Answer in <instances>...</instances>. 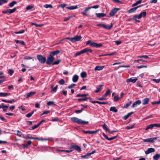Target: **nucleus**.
Here are the masks:
<instances>
[{"mask_svg":"<svg viewBox=\"0 0 160 160\" xmlns=\"http://www.w3.org/2000/svg\"><path fill=\"white\" fill-rule=\"evenodd\" d=\"M61 51L57 50L50 52L49 57L47 58V61H46V64L48 65H50L52 64V63L54 60V56L55 55L58 54Z\"/></svg>","mask_w":160,"mask_h":160,"instance_id":"f257e3e1","label":"nucleus"},{"mask_svg":"<svg viewBox=\"0 0 160 160\" xmlns=\"http://www.w3.org/2000/svg\"><path fill=\"white\" fill-rule=\"evenodd\" d=\"M71 120L74 122L76 123L79 124H87L88 123V121H84L76 117H72L71 118Z\"/></svg>","mask_w":160,"mask_h":160,"instance_id":"f03ea898","label":"nucleus"},{"mask_svg":"<svg viewBox=\"0 0 160 160\" xmlns=\"http://www.w3.org/2000/svg\"><path fill=\"white\" fill-rule=\"evenodd\" d=\"M86 44H89L90 46L96 48L101 47L102 46V44L101 43H97L90 40H88L86 42Z\"/></svg>","mask_w":160,"mask_h":160,"instance_id":"7ed1b4c3","label":"nucleus"},{"mask_svg":"<svg viewBox=\"0 0 160 160\" xmlns=\"http://www.w3.org/2000/svg\"><path fill=\"white\" fill-rule=\"evenodd\" d=\"M37 58L39 62L42 64L46 62V59L45 57H44L41 55H38L37 56Z\"/></svg>","mask_w":160,"mask_h":160,"instance_id":"20e7f679","label":"nucleus"},{"mask_svg":"<svg viewBox=\"0 0 160 160\" xmlns=\"http://www.w3.org/2000/svg\"><path fill=\"white\" fill-rule=\"evenodd\" d=\"M146 15V12H141L139 14L133 16V19L138 18V19H141L142 17H145Z\"/></svg>","mask_w":160,"mask_h":160,"instance_id":"39448f33","label":"nucleus"},{"mask_svg":"<svg viewBox=\"0 0 160 160\" xmlns=\"http://www.w3.org/2000/svg\"><path fill=\"white\" fill-rule=\"evenodd\" d=\"M113 25V24L112 23H111L110 25L108 26L106 24H102V23H100L98 24L97 25V26H101L103 27L104 28L107 29L108 30H110L111 29V28L112 27Z\"/></svg>","mask_w":160,"mask_h":160,"instance_id":"423d86ee","label":"nucleus"},{"mask_svg":"<svg viewBox=\"0 0 160 160\" xmlns=\"http://www.w3.org/2000/svg\"><path fill=\"white\" fill-rule=\"evenodd\" d=\"M120 8H114L112 9L110 12L109 15L111 17H113L114 15L119 10Z\"/></svg>","mask_w":160,"mask_h":160,"instance_id":"0eeeda50","label":"nucleus"},{"mask_svg":"<svg viewBox=\"0 0 160 160\" xmlns=\"http://www.w3.org/2000/svg\"><path fill=\"white\" fill-rule=\"evenodd\" d=\"M158 138V137L144 139L143 140V141L145 142L152 143L154 142V140H156Z\"/></svg>","mask_w":160,"mask_h":160,"instance_id":"6e6552de","label":"nucleus"},{"mask_svg":"<svg viewBox=\"0 0 160 160\" xmlns=\"http://www.w3.org/2000/svg\"><path fill=\"white\" fill-rule=\"evenodd\" d=\"M82 38V37L81 36H75L74 37L72 38L73 42L79 41Z\"/></svg>","mask_w":160,"mask_h":160,"instance_id":"1a4fd4ad","label":"nucleus"},{"mask_svg":"<svg viewBox=\"0 0 160 160\" xmlns=\"http://www.w3.org/2000/svg\"><path fill=\"white\" fill-rule=\"evenodd\" d=\"M71 148L74 149L75 150L79 152L81 151V148L79 146L76 145H73L70 147Z\"/></svg>","mask_w":160,"mask_h":160,"instance_id":"9d476101","label":"nucleus"},{"mask_svg":"<svg viewBox=\"0 0 160 160\" xmlns=\"http://www.w3.org/2000/svg\"><path fill=\"white\" fill-rule=\"evenodd\" d=\"M141 103V101L140 100H138L133 103V104L132 105L131 107L132 108H133L137 106L138 105L140 104Z\"/></svg>","mask_w":160,"mask_h":160,"instance_id":"9b49d317","label":"nucleus"},{"mask_svg":"<svg viewBox=\"0 0 160 160\" xmlns=\"http://www.w3.org/2000/svg\"><path fill=\"white\" fill-rule=\"evenodd\" d=\"M155 150L154 148H148L145 152V153L146 154H148L150 153L154 152Z\"/></svg>","mask_w":160,"mask_h":160,"instance_id":"f8f14e48","label":"nucleus"},{"mask_svg":"<svg viewBox=\"0 0 160 160\" xmlns=\"http://www.w3.org/2000/svg\"><path fill=\"white\" fill-rule=\"evenodd\" d=\"M90 102L92 103H97L99 104H107L108 103V102H101L98 101H92V100H90Z\"/></svg>","mask_w":160,"mask_h":160,"instance_id":"ddd939ff","label":"nucleus"},{"mask_svg":"<svg viewBox=\"0 0 160 160\" xmlns=\"http://www.w3.org/2000/svg\"><path fill=\"white\" fill-rule=\"evenodd\" d=\"M36 93V92H30L28 93L27 94L25 95V96L27 98H28L30 97H31L32 96L34 95Z\"/></svg>","mask_w":160,"mask_h":160,"instance_id":"4468645a","label":"nucleus"},{"mask_svg":"<svg viewBox=\"0 0 160 160\" xmlns=\"http://www.w3.org/2000/svg\"><path fill=\"white\" fill-rule=\"evenodd\" d=\"M138 80V79L136 78L134 79H132V78H130L127 79L126 80V81L127 82H132L133 83H135L136 81Z\"/></svg>","mask_w":160,"mask_h":160,"instance_id":"2eb2a0df","label":"nucleus"},{"mask_svg":"<svg viewBox=\"0 0 160 160\" xmlns=\"http://www.w3.org/2000/svg\"><path fill=\"white\" fill-rule=\"evenodd\" d=\"M23 138L26 139H36V140H39V139L38 138H34L32 137L31 136V135L29 134L26 137H23Z\"/></svg>","mask_w":160,"mask_h":160,"instance_id":"dca6fc26","label":"nucleus"},{"mask_svg":"<svg viewBox=\"0 0 160 160\" xmlns=\"http://www.w3.org/2000/svg\"><path fill=\"white\" fill-rule=\"evenodd\" d=\"M8 108V106L7 105H4L3 103H2L0 105V108H2L4 111H7V109L5 108Z\"/></svg>","mask_w":160,"mask_h":160,"instance_id":"f3484780","label":"nucleus"},{"mask_svg":"<svg viewBox=\"0 0 160 160\" xmlns=\"http://www.w3.org/2000/svg\"><path fill=\"white\" fill-rule=\"evenodd\" d=\"M96 15L98 18H100L106 16V14L104 13H96Z\"/></svg>","mask_w":160,"mask_h":160,"instance_id":"a211bd4d","label":"nucleus"},{"mask_svg":"<svg viewBox=\"0 0 160 160\" xmlns=\"http://www.w3.org/2000/svg\"><path fill=\"white\" fill-rule=\"evenodd\" d=\"M104 68V66H96L94 68V70L95 71H99L102 70Z\"/></svg>","mask_w":160,"mask_h":160,"instance_id":"6ab92c4d","label":"nucleus"},{"mask_svg":"<svg viewBox=\"0 0 160 160\" xmlns=\"http://www.w3.org/2000/svg\"><path fill=\"white\" fill-rule=\"evenodd\" d=\"M78 76L77 75H75L73 76L72 80L73 82H76L78 79Z\"/></svg>","mask_w":160,"mask_h":160,"instance_id":"aec40b11","label":"nucleus"},{"mask_svg":"<svg viewBox=\"0 0 160 160\" xmlns=\"http://www.w3.org/2000/svg\"><path fill=\"white\" fill-rule=\"evenodd\" d=\"M14 41L17 43H19L23 45H25V43L23 41H19L18 40H15Z\"/></svg>","mask_w":160,"mask_h":160,"instance_id":"412c9836","label":"nucleus"},{"mask_svg":"<svg viewBox=\"0 0 160 160\" xmlns=\"http://www.w3.org/2000/svg\"><path fill=\"white\" fill-rule=\"evenodd\" d=\"M143 102L142 103L143 105H145L147 104L149 102V98H145L143 100Z\"/></svg>","mask_w":160,"mask_h":160,"instance_id":"4be33fe9","label":"nucleus"},{"mask_svg":"<svg viewBox=\"0 0 160 160\" xmlns=\"http://www.w3.org/2000/svg\"><path fill=\"white\" fill-rule=\"evenodd\" d=\"M11 95L10 93H7V92H0V96L2 97H6L7 96H9Z\"/></svg>","mask_w":160,"mask_h":160,"instance_id":"5701e85b","label":"nucleus"},{"mask_svg":"<svg viewBox=\"0 0 160 160\" xmlns=\"http://www.w3.org/2000/svg\"><path fill=\"white\" fill-rule=\"evenodd\" d=\"M67 8L69 10H74L78 8V7L77 5L75 6H72L68 7H67Z\"/></svg>","mask_w":160,"mask_h":160,"instance_id":"b1692460","label":"nucleus"},{"mask_svg":"<svg viewBox=\"0 0 160 160\" xmlns=\"http://www.w3.org/2000/svg\"><path fill=\"white\" fill-rule=\"evenodd\" d=\"M103 86L102 85H99L98 87L97 88V89L95 91V92L96 93H98L100 91L102 88V87Z\"/></svg>","mask_w":160,"mask_h":160,"instance_id":"393cba45","label":"nucleus"},{"mask_svg":"<svg viewBox=\"0 0 160 160\" xmlns=\"http://www.w3.org/2000/svg\"><path fill=\"white\" fill-rule=\"evenodd\" d=\"M136 10H137L136 8L135 7L134 8H132L130 9L129 10H128L127 11V12H128V13H131L132 12H134Z\"/></svg>","mask_w":160,"mask_h":160,"instance_id":"a878e982","label":"nucleus"},{"mask_svg":"<svg viewBox=\"0 0 160 160\" xmlns=\"http://www.w3.org/2000/svg\"><path fill=\"white\" fill-rule=\"evenodd\" d=\"M160 157V154H157L155 155L153 157V159L154 160H158Z\"/></svg>","mask_w":160,"mask_h":160,"instance_id":"bb28decb","label":"nucleus"},{"mask_svg":"<svg viewBox=\"0 0 160 160\" xmlns=\"http://www.w3.org/2000/svg\"><path fill=\"white\" fill-rule=\"evenodd\" d=\"M110 111H112L113 112H118V110L116 109L115 107H111L110 109Z\"/></svg>","mask_w":160,"mask_h":160,"instance_id":"cd10ccee","label":"nucleus"},{"mask_svg":"<svg viewBox=\"0 0 160 160\" xmlns=\"http://www.w3.org/2000/svg\"><path fill=\"white\" fill-rule=\"evenodd\" d=\"M111 93L110 90L109 89H108L106 92L103 95V96L104 97H107L108 95H110Z\"/></svg>","mask_w":160,"mask_h":160,"instance_id":"c85d7f7f","label":"nucleus"},{"mask_svg":"<svg viewBox=\"0 0 160 160\" xmlns=\"http://www.w3.org/2000/svg\"><path fill=\"white\" fill-rule=\"evenodd\" d=\"M90 156L89 154V153H88L85 155H82L81 156V158H82L83 159H87Z\"/></svg>","mask_w":160,"mask_h":160,"instance_id":"c756f323","label":"nucleus"},{"mask_svg":"<svg viewBox=\"0 0 160 160\" xmlns=\"http://www.w3.org/2000/svg\"><path fill=\"white\" fill-rule=\"evenodd\" d=\"M80 75L82 78H84L87 76V73L86 72H83L81 73Z\"/></svg>","mask_w":160,"mask_h":160,"instance_id":"7c9ffc66","label":"nucleus"},{"mask_svg":"<svg viewBox=\"0 0 160 160\" xmlns=\"http://www.w3.org/2000/svg\"><path fill=\"white\" fill-rule=\"evenodd\" d=\"M154 125L153 124H151L149 125H148L146 128H145V130H147L149 129H152L153 127H154Z\"/></svg>","mask_w":160,"mask_h":160,"instance_id":"2f4dec72","label":"nucleus"},{"mask_svg":"<svg viewBox=\"0 0 160 160\" xmlns=\"http://www.w3.org/2000/svg\"><path fill=\"white\" fill-rule=\"evenodd\" d=\"M17 3V2L16 1H13L9 4V6L10 7H13L15 4Z\"/></svg>","mask_w":160,"mask_h":160,"instance_id":"473e14b6","label":"nucleus"},{"mask_svg":"<svg viewBox=\"0 0 160 160\" xmlns=\"http://www.w3.org/2000/svg\"><path fill=\"white\" fill-rule=\"evenodd\" d=\"M102 126L104 129L106 131H108H108L109 130V129L107 128L106 124L104 123Z\"/></svg>","mask_w":160,"mask_h":160,"instance_id":"72a5a7b5","label":"nucleus"},{"mask_svg":"<svg viewBox=\"0 0 160 160\" xmlns=\"http://www.w3.org/2000/svg\"><path fill=\"white\" fill-rule=\"evenodd\" d=\"M99 7V6L98 5H97L94 6H93L90 7H88V8L87 9V10H90L91 8H95V9L98 8Z\"/></svg>","mask_w":160,"mask_h":160,"instance_id":"f704fd0d","label":"nucleus"},{"mask_svg":"<svg viewBox=\"0 0 160 160\" xmlns=\"http://www.w3.org/2000/svg\"><path fill=\"white\" fill-rule=\"evenodd\" d=\"M34 112V111H33L32 112L26 114V116L27 118L30 117L32 116V115L33 114Z\"/></svg>","mask_w":160,"mask_h":160,"instance_id":"c9c22d12","label":"nucleus"},{"mask_svg":"<svg viewBox=\"0 0 160 160\" xmlns=\"http://www.w3.org/2000/svg\"><path fill=\"white\" fill-rule=\"evenodd\" d=\"M16 10V8H14L13 9H8L9 10V13H12L14 12Z\"/></svg>","mask_w":160,"mask_h":160,"instance_id":"e433bc0d","label":"nucleus"},{"mask_svg":"<svg viewBox=\"0 0 160 160\" xmlns=\"http://www.w3.org/2000/svg\"><path fill=\"white\" fill-rule=\"evenodd\" d=\"M84 52V53L85 52H92V49H88V48H85L83 49Z\"/></svg>","mask_w":160,"mask_h":160,"instance_id":"4c0bfd02","label":"nucleus"},{"mask_svg":"<svg viewBox=\"0 0 160 160\" xmlns=\"http://www.w3.org/2000/svg\"><path fill=\"white\" fill-rule=\"evenodd\" d=\"M132 103L131 101H129L127 103L126 105L124 106V108H127Z\"/></svg>","mask_w":160,"mask_h":160,"instance_id":"58836bf2","label":"nucleus"},{"mask_svg":"<svg viewBox=\"0 0 160 160\" xmlns=\"http://www.w3.org/2000/svg\"><path fill=\"white\" fill-rule=\"evenodd\" d=\"M88 8H86L82 12V13L83 15H88V14H87L86 12L89 11V10H87V9Z\"/></svg>","mask_w":160,"mask_h":160,"instance_id":"ea45409f","label":"nucleus"},{"mask_svg":"<svg viewBox=\"0 0 160 160\" xmlns=\"http://www.w3.org/2000/svg\"><path fill=\"white\" fill-rule=\"evenodd\" d=\"M60 61H61V60L58 59V60H57V61H55L54 62H53L52 63V65H58L60 62Z\"/></svg>","mask_w":160,"mask_h":160,"instance_id":"a19ab883","label":"nucleus"},{"mask_svg":"<svg viewBox=\"0 0 160 160\" xmlns=\"http://www.w3.org/2000/svg\"><path fill=\"white\" fill-rule=\"evenodd\" d=\"M8 1L7 0H0V5H2L5 3H7Z\"/></svg>","mask_w":160,"mask_h":160,"instance_id":"79ce46f5","label":"nucleus"},{"mask_svg":"<svg viewBox=\"0 0 160 160\" xmlns=\"http://www.w3.org/2000/svg\"><path fill=\"white\" fill-rule=\"evenodd\" d=\"M44 7L46 8H53L52 6L50 4H48L44 5Z\"/></svg>","mask_w":160,"mask_h":160,"instance_id":"37998d69","label":"nucleus"},{"mask_svg":"<svg viewBox=\"0 0 160 160\" xmlns=\"http://www.w3.org/2000/svg\"><path fill=\"white\" fill-rule=\"evenodd\" d=\"M31 25H35L36 27H41L43 26L42 24H38L35 23H32Z\"/></svg>","mask_w":160,"mask_h":160,"instance_id":"c03bdc74","label":"nucleus"},{"mask_svg":"<svg viewBox=\"0 0 160 160\" xmlns=\"http://www.w3.org/2000/svg\"><path fill=\"white\" fill-rule=\"evenodd\" d=\"M84 110L83 108H82L80 110H75V112L77 113H79L81 112L82 111Z\"/></svg>","mask_w":160,"mask_h":160,"instance_id":"a18cd8bd","label":"nucleus"},{"mask_svg":"<svg viewBox=\"0 0 160 160\" xmlns=\"http://www.w3.org/2000/svg\"><path fill=\"white\" fill-rule=\"evenodd\" d=\"M47 104L48 106H50L52 105H55V104H54V102L52 101L48 102L47 103Z\"/></svg>","mask_w":160,"mask_h":160,"instance_id":"49530a36","label":"nucleus"},{"mask_svg":"<svg viewBox=\"0 0 160 160\" xmlns=\"http://www.w3.org/2000/svg\"><path fill=\"white\" fill-rule=\"evenodd\" d=\"M25 32V30H22L18 32H14V33L15 34H21L24 33Z\"/></svg>","mask_w":160,"mask_h":160,"instance_id":"de8ad7c7","label":"nucleus"},{"mask_svg":"<svg viewBox=\"0 0 160 160\" xmlns=\"http://www.w3.org/2000/svg\"><path fill=\"white\" fill-rule=\"evenodd\" d=\"M58 83L60 85H63L65 83V81L63 79H61L58 82Z\"/></svg>","mask_w":160,"mask_h":160,"instance_id":"09e8293b","label":"nucleus"},{"mask_svg":"<svg viewBox=\"0 0 160 160\" xmlns=\"http://www.w3.org/2000/svg\"><path fill=\"white\" fill-rule=\"evenodd\" d=\"M33 8V7L32 5L28 6L26 9L27 10H29Z\"/></svg>","mask_w":160,"mask_h":160,"instance_id":"8fccbe9b","label":"nucleus"},{"mask_svg":"<svg viewBox=\"0 0 160 160\" xmlns=\"http://www.w3.org/2000/svg\"><path fill=\"white\" fill-rule=\"evenodd\" d=\"M14 71L12 69H9L8 71V73L10 75H12L14 73Z\"/></svg>","mask_w":160,"mask_h":160,"instance_id":"3c124183","label":"nucleus"},{"mask_svg":"<svg viewBox=\"0 0 160 160\" xmlns=\"http://www.w3.org/2000/svg\"><path fill=\"white\" fill-rule=\"evenodd\" d=\"M76 97H85V94H77L76 96Z\"/></svg>","mask_w":160,"mask_h":160,"instance_id":"603ef678","label":"nucleus"},{"mask_svg":"<svg viewBox=\"0 0 160 160\" xmlns=\"http://www.w3.org/2000/svg\"><path fill=\"white\" fill-rule=\"evenodd\" d=\"M135 127V124L132 125L131 126H127L126 127V128L127 129H130L133 128Z\"/></svg>","mask_w":160,"mask_h":160,"instance_id":"864d4df0","label":"nucleus"},{"mask_svg":"<svg viewBox=\"0 0 160 160\" xmlns=\"http://www.w3.org/2000/svg\"><path fill=\"white\" fill-rule=\"evenodd\" d=\"M138 58H148V56L144 55H142V56H138Z\"/></svg>","mask_w":160,"mask_h":160,"instance_id":"5fc2aeb1","label":"nucleus"},{"mask_svg":"<svg viewBox=\"0 0 160 160\" xmlns=\"http://www.w3.org/2000/svg\"><path fill=\"white\" fill-rule=\"evenodd\" d=\"M38 126H39L38 125V124L35 125L33 126L32 127L30 128L29 129L30 130H34V129L37 128Z\"/></svg>","mask_w":160,"mask_h":160,"instance_id":"6e6d98bb","label":"nucleus"},{"mask_svg":"<svg viewBox=\"0 0 160 160\" xmlns=\"http://www.w3.org/2000/svg\"><path fill=\"white\" fill-rule=\"evenodd\" d=\"M152 105L160 104V99L158 101H155V102H152Z\"/></svg>","mask_w":160,"mask_h":160,"instance_id":"4d7b16f0","label":"nucleus"},{"mask_svg":"<svg viewBox=\"0 0 160 160\" xmlns=\"http://www.w3.org/2000/svg\"><path fill=\"white\" fill-rule=\"evenodd\" d=\"M76 85L75 84L73 83L71 84V85L69 86L68 87L66 88L70 89L72 88H73L75 86H76Z\"/></svg>","mask_w":160,"mask_h":160,"instance_id":"13d9d810","label":"nucleus"},{"mask_svg":"<svg viewBox=\"0 0 160 160\" xmlns=\"http://www.w3.org/2000/svg\"><path fill=\"white\" fill-rule=\"evenodd\" d=\"M106 97H104L103 95L102 97L98 98V99L99 100H106Z\"/></svg>","mask_w":160,"mask_h":160,"instance_id":"bf43d9fd","label":"nucleus"},{"mask_svg":"<svg viewBox=\"0 0 160 160\" xmlns=\"http://www.w3.org/2000/svg\"><path fill=\"white\" fill-rule=\"evenodd\" d=\"M78 100L79 101H85L86 100V97H84V98H79L78 99Z\"/></svg>","mask_w":160,"mask_h":160,"instance_id":"052dcab7","label":"nucleus"},{"mask_svg":"<svg viewBox=\"0 0 160 160\" xmlns=\"http://www.w3.org/2000/svg\"><path fill=\"white\" fill-rule=\"evenodd\" d=\"M118 136V135H117V136H114V137H111L110 138H108V140L111 141L112 140H113V139H115V138H116Z\"/></svg>","mask_w":160,"mask_h":160,"instance_id":"680f3d73","label":"nucleus"},{"mask_svg":"<svg viewBox=\"0 0 160 160\" xmlns=\"http://www.w3.org/2000/svg\"><path fill=\"white\" fill-rule=\"evenodd\" d=\"M152 80L156 83H159L160 82V79H153Z\"/></svg>","mask_w":160,"mask_h":160,"instance_id":"e2e57ef3","label":"nucleus"},{"mask_svg":"<svg viewBox=\"0 0 160 160\" xmlns=\"http://www.w3.org/2000/svg\"><path fill=\"white\" fill-rule=\"evenodd\" d=\"M119 98L118 97V96L117 95L114 97L113 100L114 101L116 102V101H118L119 100Z\"/></svg>","mask_w":160,"mask_h":160,"instance_id":"0e129e2a","label":"nucleus"},{"mask_svg":"<svg viewBox=\"0 0 160 160\" xmlns=\"http://www.w3.org/2000/svg\"><path fill=\"white\" fill-rule=\"evenodd\" d=\"M98 130H97L95 131H89V134H94L96 133L97 132H98Z\"/></svg>","mask_w":160,"mask_h":160,"instance_id":"69168bd1","label":"nucleus"},{"mask_svg":"<svg viewBox=\"0 0 160 160\" xmlns=\"http://www.w3.org/2000/svg\"><path fill=\"white\" fill-rule=\"evenodd\" d=\"M116 54V52H113L111 53L107 54V56H113Z\"/></svg>","mask_w":160,"mask_h":160,"instance_id":"338daca9","label":"nucleus"},{"mask_svg":"<svg viewBox=\"0 0 160 160\" xmlns=\"http://www.w3.org/2000/svg\"><path fill=\"white\" fill-rule=\"evenodd\" d=\"M147 67V66L146 65H141L140 66H137V68H146Z\"/></svg>","mask_w":160,"mask_h":160,"instance_id":"774afa93","label":"nucleus"}]
</instances>
